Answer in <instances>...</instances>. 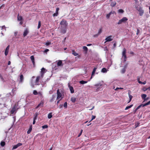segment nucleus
<instances>
[{"label":"nucleus","instance_id":"10","mask_svg":"<svg viewBox=\"0 0 150 150\" xmlns=\"http://www.w3.org/2000/svg\"><path fill=\"white\" fill-rule=\"evenodd\" d=\"M146 95L145 94H142L141 95V97L143 99H144V101L143 102L146 101L148 99V98H146Z\"/></svg>","mask_w":150,"mask_h":150},{"label":"nucleus","instance_id":"53","mask_svg":"<svg viewBox=\"0 0 150 150\" xmlns=\"http://www.w3.org/2000/svg\"><path fill=\"white\" fill-rule=\"evenodd\" d=\"M99 35H98V34H97L94 35L93 36L95 37H97Z\"/></svg>","mask_w":150,"mask_h":150},{"label":"nucleus","instance_id":"18","mask_svg":"<svg viewBox=\"0 0 150 150\" xmlns=\"http://www.w3.org/2000/svg\"><path fill=\"white\" fill-rule=\"evenodd\" d=\"M18 20L19 21H22L23 19L22 17L21 16H20L19 14L17 16Z\"/></svg>","mask_w":150,"mask_h":150},{"label":"nucleus","instance_id":"41","mask_svg":"<svg viewBox=\"0 0 150 150\" xmlns=\"http://www.w3.org/2000/svg\"><path fill=\"white\" fill-rule=\"evenodd\" d=\"M64 107L65 108H66L67 107V102H65L64 105Z\"/></svg>","mask_w":150,"mask_h":150},{"label":"nucleus","instance_id":"37","mask_svg":"<svg viewBox=\"0 0 150 150\" xmlns=\"http://www.w3.org/2000/svg\"><path fill=\"white\" fill-rule=\"evenodd\" d=\"M96 116H95L93 115L92 116V119L89 122H90L91 121L95 119L96 118Z\"/></svg>","mask_w":150,"mask_h":150},{"label":"nucleus","instance_id":"46","mask_svg":"<svg viewBox=\"0 0 150 150\" xmlns=\"http://www.w3.org/2000/svg\"><path fill=\"white\" fill-rule=\"evenodd\" d=\"M147 90V88H146L145 87H144L142 88V90L144 91H145Z\"/></svg>","mask_w":150,"mask_h":150},{"label":"nucleus","instance_id":"8","mask_svg":"<svg viewBox=\"0 0 150 150\" xmlns=\"http://www.w3.org/2000/svg\"><path fill=\"white\" fill-rule=\"evenodd\" d=\"M57 100H59L60 98H61L63 97L62 94L60 92L59 89H58L57 90Z\"/></svg>","mask_w":150,"mask_h":150},{"label":"nucleus","instance_id":"26","mask_svg":"<svg viewBox=\"0 0 150 150\" xmlns=\"http://www.w3.org/2000/svg\"><path fill=\"white\" fill-rule=\"evenodd\" d=\"M52 112H50L48 114V118L49 119H50L52 117Z\"/></svg>","mask_w":150,"mask_h":150},{"label":"nucleus","instance_id":"43","mask_svg":"<svg viewBox=\"0 0 150 150\" xmlns=\"http://www.w3.org/2000/svg\"><path fill=\"white\" fill-rule=\"evenodd\" d=\"M42 127L43 129H45V128H47L48 127V126L47 125H45L42 126Z\"/></svg>","mask_w":150,"mask_h":150},{"label":"nucleus","instance_id":"20","mask_svg":"<svg viewBox=\"0 0 150 150\" xmlns=\"http://www.w3.org/2000/svg\"><path fill=\"white\" fill-rule=\"evenodd\" d=\"M96 69H97V67H95L94 68V69H93V71L92 73V76H93L94 75L95 73V71H96ZM91 77H92V76H91ZM91 78H92V77H91Z\"/></svg>","mask_w":150,"mask_h":150},{"label":"nucleus","instance_id":"44","mask_svg":"<svg viewBox=\"0 0 150 150\" xmlns=\"http://www.w3.org/2000/svg\"><path fill=\"white\" fill-rule=\"evenodd\" d=\"M58 13H57L56 12L55 13H54L53 14V16L54 17L55 16H58Z\"/></svg>","mask_w":150,"mask_h":150},{"label":"nucleus","instance_id":"4","mask_svg":"<svg viewBox=\"0 0 150 150\" xmlns=\"http://www.w3.org/2000/svg\"><path fill=\"white\" fill-rule=\"evenodd\" d=\"M150 104V100L148 102L145 103V104H142L139 105L135 109V112H136L138 109L140 108L141 107H144L146 106L149 105Z\"/></svg>","mask_w":150,"mask_h":150},{"label":"nucleus","instance_id":"50","mask_svg":"<svg viewBox=\"0 0 150 150\" xmlns=\"http://www.w3.org/2000/svg\"><path fill=\"white\" fill-rule=\"evenodd\" d=\"M49 51V49H46L44 51V52L45 53H46L47 52Z\"/></svg>","mask_w":150,"mask_h":150},{"label":"nucleus","instance_id":"12","mask_svg":"<svg viewBox=\"0 0 150 150\" xmlns=\"http://www.w3.org/2000/svg\"><path fill=\"white\" fill-rule=\"evenodd\" d=\"M40 78H42V77H41V76H38L36 77V79L35 81V84L36 85H39L38 83Z\"/></svg>","mask_w":150,"mask_h":150},{"label":"nucleus","instance_id":"11","mask_svg":"<svg viewBox=\"0 0 150 150\" xmlns=\"http://www.w3.org/2000/svg\"><path fill=\"white\" fill-rule=\"evenodd\" d=\"M45 69L44 68H42V69H41V77L42 78H43L44 74L45 73Z\"/></svg>","mask_w":150,"mask_h":150},{"label":"nucleus","instance_id":"9","mask_svg":"<svg viewBox=\"0 0 150 150\" xmlns=\"http://www.w3.org/2000/svg\"><path fill=\"white\" fill-rule=\"evenodd\" d=\"M44 104V102L43 100H41L38 106L35 108V109H38L39 107H42Z\"/></svg>","mask_w":150,"mask_h":150},{"label":"nucleus","instance_id":"45","mask_svg":"<svg viewBox=\"0 0 150 150\" xmlns=\"http://www.w3.org/2000/svg\"><path fill=\"white\" fill-rule=\"evenodd\" d=\"M18 147V146H17V144L16 145H15L13 146V149H16Z\"/></svg>","mask_w":150,"mask_h":150},{"label":"nucleus","instance_id":"13","mask_svg":"<svg viewBox=\"0 0 150 150\" xmlns=\"http://www.w3.org/2000/svg\"><path fill=\"white\" fill-rule=\"evenodd\" d=\"M29 33L28 30L27 29H26L24 30L23 34V36L24 37L26 36Z\"/></svg>","mask_w":150,"mask_h":150},{"label":"nucleus","instance_id":"19","mask_svg":"<svg viewBox=\"0 0 150 150\" xmlns=\"http://www.w3.org/2000/svg\"><path fill=\"white\" fill-rule=\"evenodd\" d=\"M69 90L71 93H73L74 92V90L72 86H69Z\"/></svg>","mask_w":150,"mask_h":150},{"label":"nucleus","instance_id":"28","mask_svg":"<svg viewBox=\"0 0 150 150\" xmlns=\"http://www.w3.org/2000/svg\"><path fill=\"white\" fill-rule=\"evenodd\" d=\"M133 106V105L132 104L131 105L129 106H127L126 107V108L125 109V110H127L129 108H131L132 106Z\"/></svg>","mask_w":150,"mask_h":150},{"label":"nucleus","instance_id":"39","mask_svg":"<svg viewBox=\"0 0 150 150\" xmlns=\"http://www.w3.org/2000/svg\"><path fill=\"white\" fill-rule=\"evenodd\" d=\"M0 78H1V80H2V81H3V82L5 81L2 75L0 76Z\"/></svg>","mask_w":150,"mask_h":150},{"label":"nucleus","instance_id":"54","mask_svg":"<svg viewBox=\"0 0 150 150\" xmlns=\"http://www.w3.org/2000/svg\"><path fill=\"white\" fill-rule=\"evenodd\" d=\"M9 47H10V46L9 45H8V46H7V47H6V50H9Z\"/></svg>","mask_w":150,"mask_h":150},{"label":"nucleus","instance_id":"15","mask_svg":"<svg viewBox=\"0 0 150 150\" xmlns=\"http://www.w3.org/2000/svg\"><path fill=\"white\" fill-rule=\"evenodd\" d=\"M23 79L24 78L23 75L22 74H21L20 76V82L22 83L23 82Z\"/></svg>","mask_w":150,"mask_h":150},{"label":"nucleus","instance_id":"60","mask_svg":"<svg viewBox=\"0 0 150 150\" xmlns=\"http://www.w3.org/2000/svg\"><path fill=\"white\" fill-rule=\"evenodd\" d=\"M146 83V81H144L143 82H142V84H145Z\"/></svg>","mask_w":150,"mask_h":150},{"label":"nucleus","instance_id":"59","mask_svg":"<svg viewBox=\"0 0 150 150\" xmlns=\"http://www.w3.org/2000/svg\"><path fill=\"white\" fill-rule=\"evenodd\" d=\"M94 106H93L92 107V108L91 109H89V110H93L94 108Z\"/></svg>","mask_w":150,"mask_h":150},{"label":"nucleus","instance_id":"17","mask_svg":"<svg viewBox=\"0 0 150 150\" xmlns=\"http://www.w3.org/2000/svg\"><path fill=\"white\" fill-rule=\"evenodd\" d=\"M32 125H31L30 126V127H29V129L27 132V134H29L31 132V131L32 130Z\"/></svg>","mask_w":150,"mask_h":150},{"label":"nucleus","instance_id":"52","mask_svg":"<svg viewBox=\"0 0 150 150\" xmlns=\"http://www.w3.org/2000/svg\"><path fill=\"white\" fill-rule=\"evenodd\" d=\"M82 131H83V130H82V129H81L80 133L78 135V137H79V136H80V135H81L82 133Z\"/></svg>","mask_w":150,"mask_h":150},{"label":"nucleus","instance_id":"6","mask_svg":"<svg viewBox=\"0 0 150 150\" xmlns=\"http://www.w3.org/2000/svg\"><path fill=\"white\" fill-rule=\"evenodd\" d=\"M114 37L111 35L108 36L105 39L106 41L104 42V43H105L107 42L112 41L113 40Z\"/></svg>","mask_w":150,"mask_h":150},{"label":"nucleus","instance_id":"30","mask_svg":"<svg viewBox=\"0 0 150 150\" xmlns=\"http://www.w3.org/2000/svg\"><path fill=\"white\" fill-rule=\"evenodd\" d=\"M112 13V12H111L108 14H107L106 15V18L108 19L109 18L110 16V15H111V14Z\"/></svg>","mask_w":150,"mask_h":150},{"label":"nucleus","instance_id":"61","mask_svg":"<svg viewBox=\"0 0 150 150\" xmlns=\"http://www.w3.org/2000/svg\"><path fill=\"white\" fill-rule=\"evenodd\" d=\"M11 62L10 61H9L8 62V65H9L11 64Z\"/></svg>","mask_w":150,"mask_h":150},{"label":"nucleus","instance_id":"33","mask_svg":"<svg viewBox=\"0 0 150 150\" xmlns=\"http://www.w3.org/2000/svg\"><path fill=\"white\" fill-rule=\"evenodd\" d=\"M102 28H101L99 29V30L98 31V35H100V34L102 33Z\"/></svg>","mask_w":150,"mask_h":150},{"label":"nucleus","instance_id":"36","mask_svg":"<svg viewBox=\"0 0 150 150\" xmlns=\"http://www.w3.org/2000/svg\"><path fill=\"white\" fill-rule=\"evenodd\" d=\"M9 51V50H7L6 49L5 50V54L6 56H7L8 53Z\"/></svg>","mask_w":150,"mask_h":150},{"label":"nucleus","instance_id":"32","mask_svg":"<svg viewBox=\"0 0 150 150\" xmlns=\"http://www.w3.org/2000/svg\"><path fill=\"white\" fill-rule=\"evenodd\" d=\"M1 145L2 146H4L5 144V143L4 141H2L1 142Z\"/></svg>","mask_w":150,"mask_h":150},{"label":"nucleus","instance_id":"27","mask_svg":"<svg viewBox=\"0 0 150 150\" xmlns=\"http://www.w3.org/2000/svg\"><path fill=\"white\" fill-rule=\"evenodd\" d=\"M76 98L74 97H72L71 98V101L73 103H74L76 101Z\"/></svg>","mask_w":150,"mask_h":150},{"label":"nucleus","instance_id":"3","mask_svg":"<svg viewBox=\"0 0 150 150\" xmlns=\"http://www.w3.org/2000/svg\"><path fill=\"white\" fill-rule=\"evenodd\" d=\"M128 19L126 17H124L122 18L120 20L117 24L118 25L121 24L122 23H125L127 20Z\"/></svg>","mask_w":150,"mask_h":150},{"label":"nucleus","instance_id":"25","mask_svg":"<svg viewBox=\"0 0 150 150\" xmlns=\"http://www.w3.org/2000/svg\"><path fill=\"white\" fill-rule=\"evenodd\" d=\"M101 72L103 73L106 72H107V70L105 68H103L101 70Z\"/></svg>","mask_w":150,"mask_h":150},{"label":"nucleus","instance_id":"35","mask_svg":"<svg viewBox=\"0 0 150 150\" xmlns=\"http://www.w3.org/2000/svg\"><path fill=\"white\" fill-rule=\"evenodd\" d=\"M35 116L34 118H33V120H36L37 119V117L38 115V114L37 113H35Z\"/></svg>","mask_w":150,"mask_h":150},{"label":"nucleus","instance_id":"23","mask_svg":"<svg viewBox=\"0 0 150 150\" xmlns=\"http://www.w3.org/2000/svg\"><path fill=\"white\" fill-rule=\"evenodd\" d=\"M116 4V3L115 1L112 2L110 6L112 7L115 6Z\"/></svg>","mask_w":150,"mask_h":150},{"label":"nucleus","instance_id":"34","mask_svg":"<svg viewBox=\"0 0 150 150\" xmlns=\"http://www.w3.org/2000/svg\"><path fill=\"white\" fill-rule=\"evenodd\" d=\"M125 71H126L125 68H124L121 70V72L122 73L124 74L125 72Z\"/></svg>","mask_w":150,"mask_h":150},{"label":"nucleus","instance_id":"51","mask_svg":"<svg viewBox=\"0 0 150 150\" xmlns=\"http://www.w3.org/2000/svg\"><path fill=\"white\" fill-rule=\"evenodd\" d=\"M59 10V8H57L56 9V13H58V11Z\"/></svg>","mask_w":150,"mask_h":150},{"label":"nucleus","instance_id":"1","mask_svg":"<svg viewBox=\"0 0 150 150\" xmlns=\"http://www.w3.org/2000/svg\"><path fill=\"white\" fill-rule=\"evenodd\" d=\"M135 7L136 9L139 12V15L142 16L144 13V11L142 9V7L139 5L136 6Z\"/></svg>","mask_w":150,"mask_h":150},{"label":"nucleus","instance_id":"62","mask_svg":"<svg viewBox=\"0 0 150 150\" xmlns=\"http://www.w3.org/2000/svg\"><path fill=\"white\" fill-rule=\"evenodd\" d=\"M15 91V90L13 89L12 90V91L13 92V93H14Z\"/></svg>","mask_w":150,"mask_h":150},{"label":"nucleus","instance_id":"64","mask_svg":"<svg viewBox=\"0 0 150 150\" xmlns=\"http://www.w3.org/2000/svg\"><path fill=\"white\" fill-rule=\"evenodd\" d=\"M53 100H54V99L52 98V99L50 100V102H52V101H53Z\"/></svg>","mask_w":150,"mask_h":150},{"label":"nucleus","instance_id":"22","mask_svg":"<svg viewBox=\"0 0 150 150\" xmlns=\"http://www.w3.org/2000/svg\"><path fill=\"white\" fill-rule=\"evenodd\" d=\"M83 48L85 52V53H87L88 50V49L87 47L86 46H84L83 47Z\"/></svg>","mask_w":150,"mask_h":150},{"label":"nucleus","instance_id":"49","mask_svg":"<svg viewBox=\"0 0 150 150\" xmlns=\"http://www.w3.org/2000/svg\"><path fill=\"white\" fill-rule=\"evenodd\" d=\"M63 97H62L60 99H59L57 101V104H58L59 103V102L63 98Z\"/></svg>","mask_w":150,"mask_h":150},{"label":"nucleus","instance_id":"14","mask_svg":"<svg viewBox=\"0 0 150 150\" xmlns=\"http://www.w3.org/2000/svg\"><path fill=\"white\" fill-rule=\"evenodd\" d=\"M16 110V105H15L11 109V114H13Z\"/></svg>","mask_w":150,"mask_h":150},{"label":"nucleus","instance_id":"55","mask_svg":"<svg viewBox=\"0 0 150 150\" xmlns=\"http://www.w3.org/2000/svg\"><path fill=\"white\" fill-rule=\"evenodd\" d=\"M1 30H2L4 28H5L6 27L4 25L1 26Z\"/></svg>","mask_w":150,"mask_h":150},{"label":"nucleus","instance_id":"29","mask_svg":"<svg viewBox=\"0 0 150 150\" xmlns=\"http://www.w3.org/2000/svg\"><path fill=\"white\" fill-rule=\"evenodd\" d=\"M72 54H73L75 56H76L78 55V54L75 52L74 50H72Z\"/></svg>","mask_w":150,"mask_h":150},{"label":"nucleus","instance_id":"57","mask_svg":"<svg viewBox=\"0 0 150 150\" xmlns=\"http://www.w3.org/2000/svg\"><path fill=\"white\" fill-rule=\"evenodd\" d=\"M116 43H115L113 44V47L114 48H115L116 47Z\"/></svg>","mask_w":150,"mask_h":150},{"label":"nucleus","instance_id":"48","mask_svg":"<svg viewBox=\"0 0 150 150\" xmlns=\"http://www.w3.org/2000/svg\"><path fill=\"white\" fill-rule=\"evenodd\" d=\"M51 43L50 42H47L45 43V45L46 46H48L49 45H50Z\"/></svg>","mask_w":150,"mask_h":150},{"label":"nucleus","instance_id":"2","mask_svg":"<svg viewBox=\"0 0 150 150\" xmlns=\"http://www.w3.org/2000/svg\"><path fill=\"white\" fill-rule=\"evenodd\" d=\"M126 50L125 48H124L122 53V57L124 58V61L126 62L127 59V57L126 54Z\"/></svg>","mask_w":150,"mask_h":150},{"label":"nucleus","instance_id":"42","mask_svg":"<svg viewBox=\"0 0 150 150\" xmlns=\"http://www.w3.org/2000/svg\"><path fill=\"white\" fill-rule=\"evenodd\" d=\"M30 59L32 61L34 60V57L32 55L30 57Z\"/></svg>","mask_w":150,"mask_h":150},{"label":"nucleus","instance_id":"38","mask_svg":"<svg viewBox=\"0 0 150 150\" xmlns=\"http://www.w3.org/2000/svg\"><path fill=\"white\" fill-rule=\"evenodd\" d=\"M41 26V22L39 21L38 22V28L39 29Z\"/></svg>","mask_w":150,"mask_h":150},{"label":"nucleus","instance_id":"5","mask_svg":"<svg viewBox=\"0 0 150 150\" xmlns=\"http://www.w3.org/2000/svg\"><path fill=\"white\" fill-rule=\"evenodd\" d=\"M60 24L61 25V26L67 27L68 23L65 20L63 19L60 22Z\"/></svg>","mask_w":150,"mask_h":150},{"label":"nucleus","instance_id":"47","mask_svg":"<svg viewBox=\"0 0 150 150\" xmlns=\"http://www.w3.org/2000/svg\"><path fill=\"white\" fill-rule=\"evenodd\" d=\"M22 145V144L20 143H19L17 144V146H18V147L21 146Z\"/></svg>","mask_w":150,"mask_h":150},{"label":"nucleus","instance_id":"63","mask_svg":"<svg viewBox=\"0 0 150 150\" xmlns=\"http://www.w3.org/2000/svg\"><path fill=\"white\" fill-rule=\"evenodd\" d=\"M130 54H134V53L133 52H130Z\"/></svg>","mask_w":150,"mask_h":150},{"label":"nucleus","instance_id":"40","mask_svg":"<svg viewBox=\"0 0 150 150\" xmlns=\"http://www.w3.org/2000/svg\"><path fill=\"white\" fill-rule=\"evenodd\" d=\"M33 94L35 95H37L38 93L36 90H34L33 91Z\"/></svg>","mask_w":150,"mask_h":150},{"label":"nucleus","instance_id":"7","mask_svg":"<svg viewBox=\"0 0 150 150\" xmlns=\"http://www.w3.org/2000/svg\"><path fill=\"white\" fill-rule=\"evenodd\" d=\"M60 29L61 30V33L63 34H64L66 32L67 27L61 26Z\"/></svg>","mask_w":150,"mask_h":150},{"label":"nucleus","instance_id":"58","mask_svg":"<svg viewBox=\"0 0 150 150\" xmlns=\"http://www.w3.org/2000/svg\"><path fill=\"white\" fill-rule=\"evenodd\" d=\"M35 122H36L35 120H33V125L35 124Z\"/></svg>","mask_w":150,"mask_h":150},{"label":"nucleus","instance_id":"56","mask_svg":"<svg viewBox=\"0 0 150 150\" xmlns=\"http://www.w3.org/2000/svg\"><path fill=\"white\" fill-rule=\"evenodd\" d=\"M139 30L138 29H137V35H138L139 34Z\"/></svg>","mask_w":150,"mask_h":150},{"label":"nucleus","instance_id":"16","mask_svg":"<svg viewBox=\"0 0 150 150\" xmlns=\"http://www.w3.org/2000/svg\"><path fill=\"white\" fill-rule=\"evenodd\" d=\"M57 65L58 66H63V64H62V61L61 60H59L57 63Z\"/></svg>","mask_w":150,"mask_h":150},{"label":"nucleus","instance_id":"24","mask_svg":"<svg viewBox=\"0 0 150 150\" xmlns=\"http://www.w3.org/2000/svg\"><path fill=\"white\" fill-rule=\"evenodd\" d=\"M87 83V81H86L83 80H82L79 81V83L81 84H84L85 83Z\"/></svg>","mask_w":150,"mask_h":150},{"label":"nucleus","instance_id":"31","mask_svg":"<svg viewBox=\"0 0 150 150\" xmlns=\"http://www.w3.org/2000/svg\"><path fill=\"white\" fill-rule=\"evenodd\" d=\"M124 11L122 9H120L118 10V12L120 13H122L124 12Z\"/></svg>","mask_w":150,"mask_h":150},{"label":"nucleus","instance_id":"21","mask_svg":"<svg viewBox=\"0 0 150 150\" xmlns=\"http://www.w3.org/2000/svg\"><path fill=\"white\" fill-rule=\"evenodd\" d=\"M128 94L129 95V100L128 102V103H129L131 101L132 99V96L130 94V93H129V92H128Z\"/></svg>","mask_w":150,"mask_h":150}]
</instances>
